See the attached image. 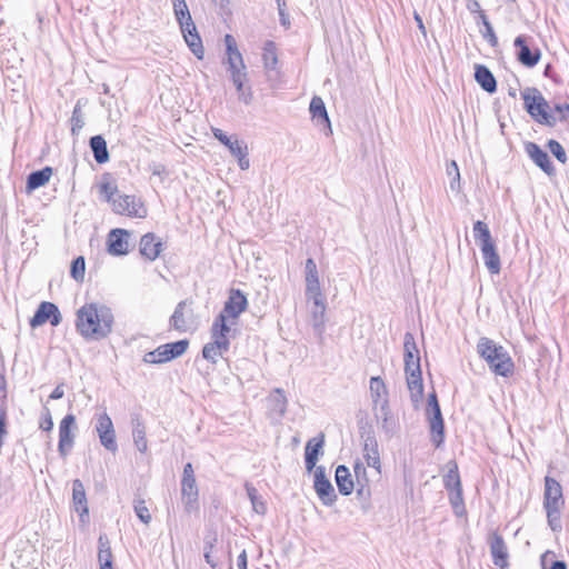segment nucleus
Segmentation results:
<instances>
[{
	"label": "nucleus",
	"instance_id": "393cba45",
	"mask_svg": "<svg viewBox=\"0 0 569 569\" xmlns=\"http://www.w3.org/2000/svg\"><path fill=\"white\" fill-rule=\"evenodd\" d=\"M162 243L157 240L153 233L142 236L140 240V252L149 260H156L160 254Z\"/></svg>",
	"mask_w": 569,
	"mask_h": 569
},
{
	"label": "nucleus",
	"instance_id": "2f4dec72",
	"mask_svg": "<svg viewBox=\"0 0 569 569\" xmlns=\"http://www.w3.org/2000/svg\"><path fill=\"white\" fill-rule=\"evenodd\" d=\"M313 488L316 490L318 498L325 506L330 507L336 502L337 495L330 480L313 482Z\"/></svg>",
	"mask_w": 569,
	"mask_h": 569
},
{
	"label": "nucleus",
	"instance_id": "6e6d98bb",
	"mask_svg": "<svg viewBox=\"0 0 569 569\" xmlns=\"http://www.w3.org/2000/svg\"><path fill=\"white\" fill-rule=\"evenodd\" d=\"M445 487L448 490H456L461 488L460 477L457 468L450 469L449 472L445 476Z\"/></svg>",
	"mask_w": 569,
	"mask_h": 569
},
{
	"label": "nucleus",
	"instance_id": "c85d7f7f",
	"mask_svg": "<svg viewBox=\"0 0 569 569\" xmlns=\"http://www.w3.org/2000/svg\"><path fill=\"white\" fill-rule=\"evenodd\" d=\"M52 174V168L44 167L41 170L31 172L27 178V192H31L40 187H43Z\"/></svg>",
	"mask_w": 569,
	"mask_h": 569
},
{
	"label": "nucleus",
	"instance_id": "680f3d73",
	"mask_svg": "<svg viewBox=\"0 0 569 569\" xmlns=\"http://www.w3.org/2000/svg\"><path fill=\"white\" fill-rule=\"evenodd\" d=\"M228 71L230 73V79H236L237 77L239 78H243V77H247L248 76V72H247V68H246V64L243 63V67H240L238 63L234 64V63H231L230 66H228Z\"/></svg>",
	"mask_w": 569,
	"mask_h": 569
},
{
	"label": "nucleus",
	"instance_id": "ddd939ff",
	"mask_svg": "<svg viewBox=\"0 0 569 569\" xmlns=\"http://www.w3.org/2000/svg\"><path fill=\"white\" fill-rule=\"evenodd\" d=\"M247 306L248 300L243 292L239 289H232L222 311L218 316H223L224 321L228 318L236 320L247 309Z\"/></svg>",
	"mask_w": 569,
	"mask_h": 569
},
{
	"label": "nucleus",
	"instance_id": "f8f14e48",
	"mask_svg": "<svg viewBox=\"0 0 569 569\" xmlns=\"http://www.w3.org/2000/svg\"><path fill=\"white\" fill-rule=\"evenodd\" d=\"M49 321L52 326H58L61 322V313L58 307L48 301L39 305L33 317L30 319V326L37 328Z\"/></svg>",
	"mask_w": 569,
	"mask_h": 569
},
{
	"label": "nucleus",
	"instance_id": "7c9ffc66",
	"mask_svg": "<svg viewBox=\"0 0 569 569\" xmlns=\"http://www.w3.org/2000/svg\"><path fill=\"white\" fill-rule=\"evenodd\" d=\"M287 398L280 388H276L268 398L269 409L278 417H283L287 411Z\"/></svg>",
	"mask_w": 569,
	"mask_h": 569
},
{
	"label": "nucleus",
	"instance_id": "b1692460",
	"mask_svg": "<svg viewBox=\"0 0 569 569\" xmlns=\"http://www.w3.org/2000/svg\"><path fill=\"white\" fill-rule=\"evenodd\" d=\"M475 79L477 83L488 93H493L497 90V81L493 73L483 64H476Z\"/></svg>",
	"mask_w": 569,
	"mask_h": 569
},
{
	"label": "nucleus",
	"instance_id": "69168bd1",
	"mask_svg": "<svg viewBox=\"0 0 569 569\" xmlns=\"http://www.w3.org/2000/svg\"><path fill=\"white\" fill-rule=\"evenodd\" d=\"M224 43H226L227 57H230L233 53L240 52L238 49L236 39L231 34L224 36Z\"/></svg>",
	"mask_w": 569,
	"mask_h": 569
},
{
	"label": "nucleus",
	"instance_id": "f257e3e1",
	"mask_svg": "<svg viewBox=\"0 0 569 569\" xmlns=\"http://www.w3.org/2000/svg\"><path fill=\"white\" fill-rule=\"evenodd\" d=\"M113 313L102 303H84L77 311L76 329L87 340H101L109 336L113 327Z\"/></svg>",
	"mask_w": 569,
	"mask_h": 569
},
{
	"label": "nucleus",
	"instance_id": "774afa93",
	"mask_svg": "<svg viewBox=\"0 0 569 569\" xmlns=\"http://www.w3.org/2000/svg\"><path fill=\"white\" fill-rule=\"evenodd\" d=\"M555 558V553L551 551H546L541 556V569H549L550 565L552 563V560Z\"/></svg>",
	"mask_w": 569,
	"mask_h": 569
},
{
	"label": "nucleus",
	"instance_id": "13d9d810",
	"mask_svg": "<svg viewBox=\"0 0 569 569\" xmlns=\"http://www.w3.org/2000/svg\"><path fill=\"white\" fill-rule=\"evenodd\" d=\"M548 148L550 152L557 158L561 163H566L567 156L563 147L556 140H549Z\"/></svg>",
	"mask_w": 569,
	"mask_h": 569
},
{
	"label": "nucleus",
	"instance_id": "ea45409f",
	"mask_svg": "<svg viewBox=\"0 0 569 569\" xmlns=\"http://www.w3.org/2000/svg\"><path fill=\"white\" fill-rule=\"evenodd\" d=\"M262 60L264 69L273 71L278 64L277 47L273 41H267L263 46Z\"/></svg>",
	"mask_w": 569,
	"mask_h": 569
},
{
	"label": "nucleus",
	"instance_id": "c9c22d12",
	"mask_svg": "<svg viewBox=\"0 0 569 569\" xmlns=\"http://www.w3.org/2000/svg\"><path fill=\"white\" fill-rule=\"evenodd\" d=\"M370 392L373 408L379 407L383 399H388L387 387L380 377H372L370 379Z\"/></svg>",
	"mask_w": 569,
	"mask_h": 569
},
{
	"label": "nucleus",
	"instance_id": "473e14b6",
	"mask_svg": "<svg viewBox=\"0 0 569 569\" xmlns=\"http://www.w3.org/2000/svg\"><path fill=\"white\" fill-rule=\"evenodd\" d=\"M132 436L136 448L140 452H146L148 448L146 427L139 417L132 418Z\"/></svg>",
	"mask_w": 569,
	"mask_h": 569
},
{
	"label": "nucleus",
	"instance_id": "1a4fd4ad",
	"mask_svg": "<svg viewBox=\"0 0 569 569\" xmlns=\"http://www.w3.org/2000/svg\"><path fill=\"white\" fill-rule=\"evenodd\" d=\"M96 431L101 445L109 451L116 452L118 445L116 441V431L111 418L107 412L97 416Z\"/></svg>",
	"mask_w": 569,
	"mask_h": 569
},
{
	"label": "nucleus",
	"instance_id": "20e7f679",
	"mask_svg": "<svg viewBox=\"0 0 569 569\" xmlns=\"http://www.w3.org/2000/svg\"><path fill=\"white\" fill-rule=\"evenodd\" d=\"M526 111L540 124L553 127L557 118L550 113L549 103L537 88H527L521 92Z\"/></svg>",
	"mask_w": 569,
	"mask_h": 569
},
{
	"label": "nucleus",
	"instance_id": "09e8293b",
	"mask_svg": "<svg viewBox=\"0 0 569 569\" xmlns=\"http://www.w3.org/2000/svg\"><path fill=\"white\" fill-rule=\"evenodd\" d=\"M133 509L137 515V517L140 519L141 522L144 525H149L151 521V513L146 506V501L143 499H134L133 501Z\"/></svg>",
	"mask_w": 569,
	"mask_h": 569
},
{
	"label": "nucleus",
	"instance_id": "4be33fe9",
	"mask_svg": "<svg viewBox=\"0 0 569 569\" xmlns=\"http://www.w3.org/2000/svg\"><path fill=\"white\" fill-rule=\"evenodd\" d=\"M72 503L76 512L79 513L81 521L84 522V518L88 517L89 509L84 486L80 479H76L72 482Z\"/></svg>",
	"mask_w": 569,
	"mask_h": 569
},
{
	"label": "nucleus",
	"instance_id": "a878e982",
	"mask_svg": "<svg viewBox=\"0 0 569 569\" xmlns=\"http://www.w3.org/2000/svg\"><path fill=\"white\" fill-rule=\"evenodd\" d=\"M190 315L191 310L187 312V301H180L170 318L171 326L178 331L186 332L190 327Z\"/></svg>",
	"mask_w": 569,
	"mask_h": 569
},
{
	"label": "nucleus",
	"instance_id": "412c9836",
	"mask_svg": "<svg viewBox=\"0 0 569 569\" xmlns=\"http://www.w3.org/2000/svg\"><path fill=\"white\" fill-rule=\"evenodd\" d=\"M490 551L493 563L503 569L508 566V549L501 536L492 533L490 537Z\"/></svg>",
	"mask_w": 569,
	"mask_h": 569
},
{
	"label": "nucleus",
	"instance_id": "aec40b11",
	"mask_svg": "<svg viewBox=\"0 0 569 569\" xmlns=\"http://www.w3.org/2000/svg\"><path fill=\"white\" fill-rule=\"evenodd\" d=\"M229 332L230 326L224 321L223 316H218L211 327L212 342H214L217 348H222V350L229 349L230 342L227 337Z\"/></svg>",
	"mask_w": 569,
	"mask_h": 569
},
{
	"label": "nucleus",
	"instance_id": "864d4df0",
	"mask_svg": "<svg viewBox=\"0 0 569 569\" xmlns=\"http://www.w3.org/2000/svg\"><path fill=\"white\" fill-rule=\"evenodd\" d=\"M447 174L451 178L450 189L458 191L460 188V172L456 161H451L447 164Z\"/></svg>",
	"mask_w": 569,
	"mask_h": 569
},
{
	"label": "nucleus",
	"instance_id": "6ab92c4d",
	"mask_svg": "<svg viewBox=\"0 0 569 569\" xmlns=\"http://www.w3.org/2000/svg\"><path fill=\"white\" fill-rule=\"evenodd\" d=\"M526 152L530 157V159L538 166L543 172L551 176L555 172V168L551 163L550 157L548 153L542 150L535 142H527L525 146Z\"/></svg>",
	"mask_w": 569,
	"mask_h": 569
},
{
	"label": "nucleus",
	"instance_id": "e2e57ef3",
	"mask_svg": "<svg viewBox=\"0 0 569 569\" xmlns=\"http://www.w3.org/2000/svg\"><path fill=\"white\" fill-rule=\"evenodd\" d=\"M486 31L482 33V37L488 41V43L491 46V47H497L498 46V38L495 33V30L491 26L490 22H486V27H485Z\"/></svg>",
	"mask_w": 569,
	"mask_h": 569
},
{
	"label": "nucleus",
	"instance_id": "052dcab7",
	"mask_svg": "<svg viewBox=\"0 0 569 569\" xmlns=\"http://www.w3.org/2000/svg\"><path fill=\"white\" fill-rule=\"evenodd\" d=\"M7 433V410L3 406H0V448L3 446Z\"/></svg>",
	"mask_w": 569,
	"mask_h": 569
},
{
	"label": "nucleus",
	"instance_id": "bf43d9fd",
	"mask_svg": "<svg viewBox=\"0 0 569 569\" xmlns=\"http://www.w3.org/2000/svg\"><path fill=\"white\" fill-rule=\"evenodd\" d=\"M277 4H278L279 17H280V23L286 28H289L290 19H289V13L287 12L286 1L277 0Z\"/></svg>",
	"mask_w": 569,
	"mask_h": 569
},
{
	"label": "nucleus",
	"instance_id": "49530a36",
	"mask_svg": "<svg viewBox=\"0 0 569 569\" xmlns=\"http://www.w3.org/2000/svg\"><path fill=\"white\" fill-rule=\"evenodd\" d=\"M325 443V436L321 433L319 438L310 439L305 449V455L312 458H319L320 451Z\"/></svg>",
	"mask_w": 569,
	"mask_h": 569
},
{
	"label": "nucleus",
	"instance_id": "79ce46f5",
	"mask_svg": "<svg viewBox=\"0 0 569 569\" xmlns=\"http://www.w3.org/2000/svg\"><path fill=\"white\" fill-rule=\"evenodd\" d=\"M325 311L326 305L321 296L319 297V305H315V309L312 311V327L319 336L325 331Z\"/></svg>",
	"mask_w": 569,
	"mask_h": 569
},
{
	"label": "nucleus",
	"instance_id": "4c0bfd02",
	"mask_svg": "<svg viewBox=\"0 0 569 569\" xmlns=\"http://www.w3.org/2000/svg\"><path fill=\"white\" fill-rule=\"evenodd\" d=\"M473 237L479 243L480 249L485 248V244H495L491 232L483 221L478 220L473 223Z\"/></svg>",
	"mask_w": 569,
	"mask_h": 569
},
{
	"label": "nucleus",
	"instance_id": "0e129e2a",
	"mask_svg": "<svg viewBox=\"0 0 569 569\" xmlns=\"http://www.w3.org/2000/svg\"><path fill=\"white\" fill-rule=\"evenodd\" d=\"M358 498L362 501V503L367 505L370 501L371 489L370 486H355Z\"/></svg>",
	"mask_w": 569,
	"mask_h": 569
},
{
	"label": "nucleus",
	"instance_id": "0eeeda50",
	"mask_svg": "<svg viewBox=\"0 0 569 569\" xmlns=\"http://www.w3.org/2000/svg\"><path fill=\"white\" fill-rule=\"evenodd\" d=\"M111 207L117 214L131 218H144L147 216V209L136 196L118 194L116 199L112 200Z\"/></svg>",
	"mask_w": 569,
	"mask_h": 569
},
{
	"label": "nucleus",
	"instance_id": "5701e85b",
	"mask_svg": "<svg viewBox=\"0 0 569 569\" xmlns=\"http://www.w3.org/2000/svg\"><path fill=\"white\" fill-rule=\"evenodd\" d=\"M373 415L381 429L391 435L395 430V421L391 417L388 399H383L379 407L372 408Z\"/></svg>",
	"mask_w": 569,
	"mask_h": 569
},
{
	"label": "nucleus",
	"instance_id": "4468645a",
	"mask_svg": "<svg viewBox=\"0 0 569 569\" xmlns=\"http://www.w3.org/2000/svg\"><path fill=\"white\" fill-rule=\"evenodd\" d=\"M565 505L562 487L552 477H545V491H543V508L545 509H561Z\"/></svg>",
	"mask_w": 569,
	"mask_h": 569
},
{
	"label": "nucleus",
	"instance_id": "a211bd4d",
	"mask_svg": "<svg viewBox=\"0 0 569 569\" xmlns=\"http://www.w3.org/2000/svg\"><path fill=\"white\" fill-rule=\"evenodd\" d=\"M363 437V458L367 465L373 468L379 475L381 468L380 455L378 450V442L372 432H368Z\"/></svg>",
	"mask_w": 569,
	"mask_h": 569
},
{
	"label": "nucleus",
	"instance_id": "9b49d317",
	"mask_svg": "<svg viewBox=\"0 0 569 569\" xmlns=\"http://www.w3.org/2000/svg\"><path fill=\"white\" fill-rule=\"evenodd\" d=\"M76 428V417L67 415L59 425V445L58 451L62 458H66L74 443L72 429Z\"/></svg>",
	"mask_w": 569,
	"mask_h": 569
},
{
	"label": "nucleus",
	"instance_id": "6e6552de",
	"mask_svg": "<svg viewBox=\"0 0 569 569\" xmlns=\"http://www.w3.org/2000/svg\"><path fill=\"white\" fill-rule=\"evenodd\" d=\"M181 493L186 510L188 512L192 511L196 508L198 501V487L191 462L186 463L183 467Z\"/></svg>",
	"mask_w": 569,
	"mask_h": 569
},
{
	"label": "nucleus",
	"instance_id": "58836bf2",
	"mask_svg": "<svg viewBox=\"0 0 569 569\" xmlns=\"http://www.w3.org/2000/svg\"><path fill=\"white\" fill-rule=\"evenodd\" d=\"M99 194L101 199L111 204L112 200L116 199L118 193L117 184L110 181V176L104 174L101 182L98 184Z\"/></svg>",
	"mask_w": 569,
	"mask_h": 569
},
{
	"label": "nucleus",
	"instance_id": "338daca9",
	"mask_svg": "<svg viewBox=\"0 0 569 569\" xmlns=\"http://www.w3.org/2000/svg\"><path fill=\"white\" fill-rule=\"evenodd\" d=\"M206 543L209 545V549H208V547H206V549H204L206 561L210 567L214 568L218 566V563L213 560V557H212V545L209 540H207Z\"/></svg>",
	"mask_w": 569,
	"mask_h": 569
},
{
	"label": "nucleus",
	"instance_id": "de8ad7c7",
	"mask_svg": "<svg viewBox=\"0 0 569 569\" xmlns=\"http://www.w3.org/2000/svg\"><path fill=\"white\" fill-rule=\"evenodd\" d=\"M166 353L167 352H166L164 345H162V346L158 347L156 350L147 352L143 356V361L146 363H152V365L168 362L169 359L164 358Z\"/></svg>",
	"mask_w": 569,
	"mask_h": 569
},
{
	"label": "nucleus",
	"instance_id": "4d7b16f0",
	"mask_svg": "<svg viewBox=\"0 0 569 569\" xmlns=\"http://www.w3.org/2000/svg\"><path fill=\"white\" fill-rule=\"evenodd\" d=\"M355 477H356V486H369V479L367 475V469L361 462H356L353 466Z\"/></svg>",
	"mask_w": 569,
	"mask_h": 569
},
{
	"label": "nucleus",
	"instance_id": "37998d69",
	"mask_svg": "<svg viewBox=\"0 0 569 569\" xmlns=\"http://www.w3.org/2000/svg\"><path fill=\"white\" fill-rule=\"evenodd\" d=\"M70 122H71V134L73 137H78V134L80 133L81 129L84 126V117H83V113L81 110V101L80 100L77 101V103L73 108Z\"/></svg>",
	"mask_w": 569,
	"mask_h": 569
},
{
	"label": "nucleus",
	"instance_id": "8fccbe9b",
	"mask_svg": "<svg viewBox=\"0 0 569 569\" xmlns=\"http://www.w3.org/2000/svg\"><path fill=\"white\" fill-rule=\"evenodd\" d=\"M86 261L83 257H78L72 260L70 274L77 281H82L84 278Z\"/></svg>",
	"mask_w": 569,
	"mask_h": 569
},
{
	"label": "nucleus",
	"instance_id": "5fc2aeb1",
	"mask_svg": "<svg viewBox=\"0 0 569 569\" xmlns=\"http://www.w3.org/2000/svg\"><path fill=\"white\" fill-rule=\"evenodd\" d=\"M560 511L561 509H546L547 512V520L548 525L551 528L552 531L558 532L561 530V522H560Z\"/></svg>",
	"mask_w": 569,
	"mask_h": 569
},
{
	"label": "nucleus",
	"instance_id": "72a5a7b5",
	"mask_svg": "<svg viewBox=\"0 0 569 569\" xmlns=\"http://www.w3.org/2000/svg\"><path fill=\"white\" fill-rule=\"evenodd\" d=\"M408 389L411 393V400L418 402L423 395V383L421 370L419 372H406Z\"/></svg>",
	"mask_w": 569,
	"mask_h": 569
},
{
	"label": "nucleus",
	"instance_id": "3c124183",
	"mask_svg": "<svg viewBox=\"0 0 569 569\" xmlns=\"http://www.w3.org/2000/svg\"><path fill=\"white\" fill-rule=\"evenodd\" d=\"M226 351L227 350H222V348H217L214 342L211 341L203 346L202 356L204 359L216 363Z\"/></svg>",
	"mask_w": 569,
	"mask_h": 569
},
{
	"label": "nucleus",
	"instance_id": "603ef678",
	"mask_svg": "<svg viewBox=\"0 0 569 569\" xmlns=\"http://www.w3.org/2000/svg\"><path fill=\"white\" fill-rule=\"evenodd\" d=\"M450 503L452 509L457 516H462L465 513V505L462 498V489L458 488L453 492L450 493Z\"/></svg>",
	"mask_w": 569,
	"mask_h": 569
},
{
	"label": "nucleus",
	"instance_id": "f3484780",
	"mask_svg": "<svg viewBox=\"0 0 569 569\" xmlns=\"http://www.w3.org/2000/svg\"><path fill=\"white\" fill-rule=\"evenodd\" d=\"M130 237L129 231L124 229H113L108 234V251L112 256H123L128 253Z\"/></svg>",
	"mask_w": 569,
	"mask_h": 569
},
{
	"label": "nucleus",
	"instance_id": "dca6fc26",
	"mask_svg": "<svg viewBox=\"0 0 569 569\" xmlns=\"http://www.w3.org/2000/svg\"><path fill=\"white\" fill-rule=\"evenodd\" d=\"M403 351H405V372H419L420 356L417 348L415 337L411 332H406L403 337Z\"/></svg>",
	"mask_w": 569,
	"mask_h": 569
},
{
	"label": "nucleus",
	"instance_id": "cd10ccee",
	"mask_svg": "<svg viewBox=\"0 0 569 569\" xmlns=\"http://www.w3.org/2000/svg\"><path fill=\"white\" fill-rule=\"evenodd\" d=\"M481 253L489 272L492 274H498L501 269V262L496 249V244H485V248H481Z\"/></svg>",
	"mask_w": 569,
	"mask_h": 569
},
{
	"label": "nucleus",
	"instance_id": "c03bdc74",
	"mask_svg": "<svg viewBox=\"0 0 569 569\" xmlns=\"http://www.w3.org/2000/svg\"><path fill=\"white\" fill-rule=\"evenodd\" d=\"M189 346L188 340H179L176 342L166 343V359L172 360L183 355Z\"/></svg>",
	"mask_w": 569,
	"mask_h": 569
},
{
	"label": "nucleus",
	"instance_id": "423d86ee",
	"mask_svg": "<svg viewBox=\"0 0 569 569\" xmlns=\"http://www.w3.org/2000/svg\"><path fill=\"white\" fill-rule=\"evenodd\" d=\"M428 416L430 422V431H431V440L433 445L438 448L443 442L445 438V425L440 410V406L437 399V395L435 392L430 393L428 397Z\"/></svg>",
	"mask_w": 569,
	"mask_h": 569
},
{
	"label": "nucleus",
	"instance_id": "7ed1b4c3",
	"mask_svg": "<svg viewBox=\"0 0 569 569\" xmlns=\"http://www.w3.org/2000/svg\"><path fill=\"white\" fill-rule=\"evenodd\" d=\"M173 10L188 47L198 59H202L204 49L186 0H173Z\"/></svg>",
	"mask_w": 569,
	"mask_h": 569
},
{
	"label": "nucleus",
	"instance_id": "f03ea898",
	"mask_svg": "<svg viewBox=\"0 0 569 569\" xmlns=\"http://www.w3.org/2000/svg\"><path fill=\"white\" fill-rule=\"evenodd\" d=\"M477 352L496 375L501 377L512 375L513 361L502 346L487 337H481L477 343Z\"/></svg>",
	"mask_w": 569,
	"mask_h": 569
},
{
	"label": "nucleus",
	"instance_id": "9d476101",
	"mask_svg": "<svg viewBox=\"0 0 569 569\" xmlns=\"http://www.w3.org/2000/svg\"><path fill=\"white\" fill-rule=\"evenodd\" d=\"M528 37L518 36L515 39L513 46L516 47L517 60L527 68H533L537 66L541 58V51L539 48H531L528 42Z\"/></svg>",
	"mask_w": 569,
	"mask_h": 569
},
{
	"label": "nucleus",
	"instance_id": "39448f33",
	"mask_svg": "<svg viewBox=\"0 0 569 569\" xmlns=\"http://www.w3.org/2000/svg\"><path fill=\"white\" fill-rule=\"evenodd\" d=\"M213 137L226 146L230 153L237 158L238 166L241 170H248L250 167V160L248 157V146L244 141H240L237 138L227 136L221 129L212 128Z\"/></svg>",
	"mask_w": 569,
	"mask_h": 569
},
{
	"label": "nucleus",
	"instance_id": "a19ab883",
	"mask_svg": "<svg viewBox=\"0 0 569 569\" xmlns=\"http://www.w3.org/2000/svg\"><path fill=\"white\" fill-rule=\"evenodd\" d=\"M232 83L236 87L238 99L243 102L244 104H250L253 99V93L250 86H246V82L248 81V76L243 78L237 77L236 79L231 80Z\"/></svg>",
	"mask_w": 569,
	"mask_h": 569
},
{
	"label": "nucleus",
	"instance_id": "2eb2a0df",
	"mask_svg": "<svg viewBox=\"0 0 569 569\" xmlns=\"http://www.w3.org/2000/svg\"><path fill=\"white\" fill-rule=\"evenodd\" d=\"M306 295L313 300V305H319V297H321V289L319 282L318 269L315 260L308 258L306 260Z\"/></svg>",
	"mask_w": 569,
	"mask_h": 569
},
{
	"label": "nucleus",
	"instance_id": "bb28decb",
	"mask_svg": "<svg viewBox=\"0 0 569 569\" xmlns=\"http://www.w3.org/2000/svg\"><path fill=\"white\" fill-rule=\"evenodd\" d=\"M336 482L342 496L351 495L356 486L349 469L343 465L338 466L336 469Z\"/></svg>",
	"mask_w": 569,
	"mask_h": 569
},
{
	"label": "nucleus",
	"instance_id": "f704fd0d",
	"mask_svg": "<svg viewBox=\"0 0 569 569\" xmlns=\"http://www.w3.org/2000/svg\"><path fill=\"white\" fill-rule=\"evenodd\" d=\"M98 561L100 569H112V553L106 535L99 537Z\"/></svg>",
	"mask_w": 569,
	"mask_h": 569
},
{
	"label": "nucleus",
	"instance_id": "c756f323",
	"mask_svg": "<svg viewBox=\"0 0 569 569\" xmlns=\"http://www.w3.org/2000/svg\"><path fill=\"white\" fill-rule=\"evenodd\" d=\"M89 146L97 163L102 164L109 160V151L106 139L98 134L90 138Z\"/></svg>",
	"mask_w": 569,
	"mask_h": 569
},
{
	"label": "nucleus",
	"instance_id": "a18cd8bd",
	"mask_svg": "<svg viewBox=\"0 0 569 569\" xmlns=\"http://www.w3.org/2000/svg\"><path fill=\"white\" fill-rule=\"evenodd\" d=\"M246 490H247V495L251 501L253 510L259 515L266 513L267 507H266L264 501L258 495V490L249 483L246 485Z\"/></svg>",
	"mask_w": 569,
	"mask_h": 569
},
{
	"label": "nucleus",
	"instance_id": "e433bc0d",
	"mask_svg": "<svg viewBox=\"0 0 569 569\" xmlns=\"http://www.w3.org/2000/svg\"><path fill=\"white\" fill-rule=\"evenodd\" d=\"M309 110L312 118L317 119L319 123H326L330 128L329 116L325 102L320 97L315 96L311 99Z\"/></svg>",
	"mask_w": 569,
	"mask_h": 569
}]
</instances>
